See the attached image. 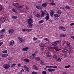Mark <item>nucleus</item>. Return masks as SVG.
I'll list each match as a JSON object with an SVG mask.
<instances>
[{
	"instance_id": "f257e3e1",
	"label": "nucleus",
	"mask_w": 74,
	"mask_h": 74,
	"mask_svg": "<svg viewBox=\"0 0 74 74\" xmlns=\"http://www.w3.org/2000/svg\"><path fill=\"white\" fill-rule=\"evenodd\" d=\"M3 66L4 69H8L10 68V65L8 64H5L3 65Z\"/></svg>"
},
{
	"instance_id": "f03ea898",
	"label": "nucleus",
	"mask_w": 74,
	"mask_h": 74,
	"mask_svg": "<svg viewBox=\"0 0 74 74\" xmlns=\"http://www.w3.org/2000/svg\"><path fill=\"white\" fill-rule=\"evenodd\" d=\"M28 23V24H30V23H33V20L31 18H29V19L27 21Z\"/></svg>"
},
{
	"instance_id": "7ed1b4c3",
	"label": "nucleus",
	"mask_w": 74,
	"mask_h": 74,
	"mask_svg": "<svg viewBox=\"0 0 74 74\" xmlns=\"http://www.w3.org/2000/svg\"><path fill=\"white\" fill-rule=\"evenodd\" d=\"M46 16L45 17V19L46 21H48V20H49V14L48 13H47L46 15Z\"/></svg>"
},
{
	"instance_id": "20e7f679",
	"label": "nucleus",
	"mask_w": 74,
	"mask_h": 74,
	"mask_svg": "<svg viewBox=\"0 0 74 74\" xmlns=\"http://www.w3.org/2000/svg\"><path fill=\"white\" fill-rule=\"evenodd\" d=\"M14 41H10V43L9 44V45L10 47H12L13 46L12 45H14Z\"/></svg>"
},
{
	"instance_id": "39448f33",
	"label": "nucleus",
	"mask_w": 74,
	"mask_h": 74,
	"mask_svg": "<svg viewBox=\"0 0 74 74\" xmlns=\"http://www.w3.org/2000/svg\"><path fill=\"white\" fill-rule=\"evenodd\" d=\"M24 67L25 68V69L26 70V71H29V68H28V67L26 65H24Z\"/></svg>"
},
{
	"instance_id": "423d86ee",
	"label": "nucleus",
	"mask_w": 74,
	"mask_h": 74,
	"mask_svg": "<svg viewBox=\"0 0 74 74\" xmlns=\"http://www.w3.org/2000/svg\"><path fill=\"white\" fill-rule=\"evenodd\" d=\"M55 13V12L53 10H51L50 12V15L51 16H53V14Z\"/></svg>"
},
{
	"instance_id": "0eeeda50",
	"label": "nucleus",
	"mask_w": 74,
	"mask_h": 74,
	"mask_svg": "<svg viewBox=\"0 0 74 74\" xmlns=\"http://www.w3.org/2000/svg\"><path fill=\"white\" fill-rule=\"evenodd\" d=\"M28 49L29 47H26L23 48L22 49V50L23 51H28Z\"/></svg>"
},
{
	"instance_id": "6e6552de",
	"label": "nucleus",
	"mask_w": 74,
	"mask_h": 74,
	"mask_svg": "<svg viewBox=\"0 0 74 74\" xmlns=\"http://www.w3.org/2000/svg\"><path fill=\"white\" fill-rule=\"evenodd\" d=\"M46 55L47 56V57H51L52 56H51V54L49 52H48L46 53Z\"/></svg>"
},
{
	"instance_id": "1a4fd4ad",
	"label": "nucleus",
	"mask_w": 74,
	"mask_h": 74,
	"mask_svg": "<svg viewBox=\"0 0 74 74\" xmlns=\"http://www.w3.org/2000/svg\"><path fill=\"white\" fill-rule=\"evenodd\" d=\"M60 36L62 37H67V35L64 34H61L60 35Z\"/></svg>"
},
{
	"instance_id": "9d476101",
	"label": "nucleus",
	"mask_w": 74,
	"mask_h": 74,
	"mask_svg": "<svg viewBox=\"0 0 74 74\" xmlns=\"http://www.w3.org/2000/svg\"><path fill=\"white\" fill-rule=\"evenodd\" d=\"M23 61H24V62H26L27 63V62H30L29 60L27 58L24 59Z\"/></svg>"
},
{
	"instance_id": "9b49d317",
	"label": "nucleus",
	"mask_w": 74,
	"mask_h": 74,
	"mask_svg": "<svg viewBox=\"0 0 74 74\" xmlns=\"http://www.w3.org/2000/svg\"><path fill=\"white\" fill-rule=\"evenodd\" d=\"M29 25L27 26L28 28H32V26H33V24L32 23L28 24Z\"/></svg>"
},
{
	"instance_id": "f8f14e48",
	"label": "nucleus",
	"mask_w": 74,
	"mask_h": 74,
	"mask_svg": "<svg viewBox=\"0 0 74 74\" xmlns=\"http://www.w3.org/2000/svg\"><path fill=\"white\" fill-rule=\"evenodd\" d=\"M14 32V31L13 29H10L9 31V32L10 34H12V33H13Z\"/></svg>"
},
{
	"instance_id": "ddd939ff",
	"label": "nucleus",
	"mask_w": 74,
	"mask_h": 74,
	"mask_svg": "<svg viewBox=\"0 0 74 74\" xmlns=\"http://www.w3.org/2000/svg\"><path fill=\"white\" fill-rule=\"evenodd\" d=\"M2 58H6L7 56H8V54H4L2 55Z\"/></svg>"
},
{
	"instance_id": "4468645a",
	"label": "nucleus",
	"mask_w": 74,
	"mask_h": 74,
	"mask_svg": "<svg viewBox=\"0 0 74 74\" xmlns=\"http://www.w3.org/2000/svg\"><path fill=\"white\" fill-rule=\"evenodd\" d=\"M23 6H19L18 8H17V10H22V9L23 8Z\"/></svg>"
},
{
	"instance_id": "2eb2a0df",
	"label": "nucleus",
	"mask_w": 74,
	"mask_h": 74,
	"mask_svg": "<svg viewBox=\"0 0 74 74\" xmlns=\"http://www.w3.org/2000/svg\"><path fill=\"white\" fill-rule=\"evenodd\" d=\"M54 49L55 50L57 51H60V50H61V49H59L57 47H55L54 48Z\"/></svg>"
},
{
	"instance_id": "dca6fc26",
	"label": "nucleus",
	"mask_w": 74,
	"mask_h": 74,
	"mask_svg": "<svg viewBox=\"0 0 74 74\" xmlns=\"http://www.w3.org/2000/svg\"><path fill=\"white\" fill-rule=\"evenodd\" d=\"M34 70H38V68L37 67V66L36 65H34Z\"/></svg>"
},
{
	"instance_id": "f3484780",
	"label": "nucleus",
	"mask_w": 74,
	"mask_h": 74,
	"mask_svg": "<svg viewBox=\"0 0 74 74\" xmlns=\"http://www.w3.org/2000/svg\"><path fill=\"white\" fill-rule=\"evenodd\" d=\"M58 28L59 30H63L64 29V27L62 26H60Z\"/></svg>"
},
{
	"instance_id": "a211bd4d",
	"label": "nucleus",
	"mask_w": 74,
	"mask_h": 74,
	"mask_svg": "<svg viewBox=\"0 0 74 74\" xmlns=\"http://www.w3.org/2000/svg\"><path fill=\"white\" fill-rule=\"evenodd\" d=\"M36 16L37 18H40L41 16V15L39 13H38L36 14Z\"/></svg>"
},
{
	"instance_id": "6ab92c4d",
	"label": "nucleus",
	"mask_w": 74,
	"mask_h": 74,
	"mask_svg": "<svg viewBox=\"0 0 74 74\" xmlns=\"http://www.w3.org/2000/svg\"><path fill=\"white\" fill-rule=\"evenodd\" d=\"M0 19L1 21H2V22H4V21H5V18L4 17H2Z\"/></svg>"
},
{
	"instance_id": "aec40b11",
	"label": "nucleus",
	"mask_w": 74,
	"mask_h": 74,
	"mask_svg": "<svg viewBox=\"0 0 74 74\" xmlns=\"http://www.w3.org/2000/svg\"><path fill=\"white\" fill-rule=\"evenodd\" d=\"M5 31V29L3 28L1 30L0 32L1 33H3V32H4Z\"/></svg>"
},
{
	"instance_id": "412c9836",
	"label": "nucleus",
	"mask_w": 74,
	"mask_h": 74,
	"mask_svg": "<svg viewBox=\"0 0 74 74\" xmlns=\"http://www.w3.org/2000/svg\"><path fill=\"white\" fill-rule=\"evenodd\" d=\"M47 5V4H46L45 3H42V6L44 8H45V7H46Z\"/></svg>"
},
{
	"instance_id": "4be33fe9",
	"label": "nucleus",
	"mask_w": 74,
	"mask_h": 74,
	"mask_svg": "<svg viewBox=\"0 0 74 74\" xmlns=\"http://www.w3.org/2000/svg\"><path fill=\"white\" fill-rule=\"evenodd\" d=\"M13 5L14 6H15V7H18L19 5L18 3H14L13 4Z\"/></svg>"
},
{
	"instance_id": "5701e85b",
	"label": "nucleus",
	"mask_w": 74,
	"mask_h": 74,
	"mask_svg": "<svg viewBox=\"0 0 74 74\" xmlns=\"http://www.w3.org/2000/svg\"><path fill=\"white\" fill-rule=\"evenodd\" d=\"M12 18L13 19H17L18 17L16 16H12Z\"/></svg>"
},
{
	"instance_id": "b1692460",
	"label": "nucleus",
	"mask_w": 74,
	"mask_h": 74,
	"mask_svg": "<svg viewBox=\"0 0 74 74\" xmlns=\"http://www.w3.org/2000/svg\"><path fill=\"white\" fill-rule=\"evenodd\" d=\"M67 51H68L66 49H64L62 50V52L63 53H64V52H66Z\"/></svg>"
},
{
	"instance_id": "393cba45",
	"label": "nucleus",
	"mask_w": 74,
	"mask_h": 74,
	"mask_svg": "<svg viewBox=\"0 0 74 74\" xmlns=\"http://www.w3.org/2000/svg\"><path fill=\"white\" fill-rule=\"evenodd\" d=\"M33 56V58H34V59L35 58H36V55L35 54H32V56Z\"/></svg>"
},
{
	"instance_id": "a878e982",
	"label": "nucleus",
	"mask_w": 74,
	"mask_h": 74,
	"mask_svg": "<svg viewBox=\"0 0 74 74\" xmlns=\"http://www.w3.org/2000/svg\"><path fill=\"white\" fill-rule=\"evenodd\" d=\"M57 12L59 15V14H62V11L60 10H58L57 11Z\"/></svg>"
},
{
	"instance_id": "bb28decb",
	"label": "nucleus",
	"mask_w": 74,
	"mask_h": 74,
	"mask_svg": "<svg viewBox=\"0 0 74 74\" xmlns=\"http://www.w3.org/2000/svg\"><path fill=\"white\" fill-rule=\"evenodd\" d=\"M54 16H55V17L58 18L60 16V14H54Z\"/></svg>"
},
{
	"instance_id": "cd10ccee",
	"label": "nucleus",
	"mask_w": 74,
	"mask_h": 74,
	"mask_svg": "<svg viewBox=\"0 0 74 74\" xmlns=\"http://www.w3.org/2000/svg\"><path fill=\"white\" fill-rule=\"evenodd\" d=\"M40 60V58L39 57H37L36 59V60L38 61Z\"/></svg>"
},
{
	"instance_id": "c85d7f7f",
	"label": "nucleus",
	"mask_w": 74,
	"mask_h": 74,
	"mask_svg": "<svg viewBox=\"0 0 74 74\" xmlns=\"http://www.w3.org/2000/svg\"><path fill=\"white\" fill-rule=\"evenodd\" d=\"M42 13L41 16V17H44V12L42 10L41 11Z\"/></svg>"
},
{
	"instance_id": "c756f323",
	"label": "nucleus",
	"mask_w": 74,
	"mask_h": 74,
	"mask_svg": "<svg viewBox=\"0 0 74 74\" xmlns=\"http://www.w3.org/2000/svg\"><path fill=\"white\" fill-rule=\"evenodd\" d=\"M53 45H54V46H56L57 45V43L56 42H54L52 43Z\"/></svg>"
},
{
	"instance_id": "7c9ffc66",
	"label": "nucleus",
	"mask_w": 74,
	"mask_h": 74,
	"mask_svg": "<svg viewBox=\"0 0 74 74\" xmlns=\"http://www.w3.org/2000/svg\"><path fill=\"white\" fill-rule=\"evenodd\" d=\"M56 60L57 61V62H60L61 61V59L60 58H57L56 59Z\"/></svg>"
},
{
	"instance_id": "2f4dec72",
	"label": "nucleus",
	"mask_w": 74,
	"mask_h": 74,
	"mask_svg": "<svg viewBox=\"0 0 74 74\" xmlns=\"http://www.w3.org/2000/svg\"><path fill=\"white\" fill-rule=\"evenodd\" d=\"M32 29H26V31L27 32H31V31H32Z\"/></svg>"
},
{
	"instance_id": "473e14b6",
	"label": "nucleus",
	"mask_w": 74,
	"mask_h": 74,
	"mask_svg": "<svg viewBox=\"0 0 74 74\" xmlns=\"http://www.w3.org/2000/svg\"><path fill=\"white\" fill-rule=\"evenodd\" d=\"M69 67H70V65H69L65 66V68L66 69H68V68H69Z\"/></svg>"
},
{
	"instance_id": "72a5a7b5",
	"label": "nucleus",
	"mask_w": 74,
	"mask_h": 74,
	"mask_svg": "<svg viewBox=\"0 0 74 74\" xmlns=\"http://www.w3.org/2000/svg\"><path fill=\"white\" fill-rule=\"evenodd\" d=\"M40 63L41 64H44V61H43L42 60H40Z\"/></svg>"
},
{
	"instance_id": "f704fd0d",
	"label": "nucleus",
	"mask_w": 74,
	"mask_h": 74,
	"mask_svg": "<svg viewBox=\"0 0 74 74\" xmlns=\"http://www.w3.org/2000/svg\"><path fill=\"white\" fill-rule=\"evenodd\" d=\"M47 71L50 73H51L52 72V69H49L47 70Z\"/></svg>"
},
{
	"instance_id": "c9c22d12",
	"label": "nucleus",
	"mask_w": 74,
	"mask_h": 74,
	"mask_svg": "<svg viewBox=\"0 0 74 74\" xmlns=\"http://www.w3.org/2000/svg\"><path fill=\"white\" fill-rule=\"evenodd\" d=\"M44 22V20H41L39 21V23H43Z\"/></svg>"
},
{
	"instance_id": "e433bc0d",
	"label": "nucleus",
	"mask_w": 74,
	"mask_h": 74,
	"mask_svg": "<svg viewBox=\"0 0 74 74\" xmlns=\"http://www.w3.org/2000/svg\"><path fill=\"white\" fill-rule=\"evenodd\" d=\"M42 6H39L38 10H42Z\"/></svg>"
},
{
	"instance_id": "4c0bfd02",
	"label": "nucleus",
	"mask_w": 74,
	"mask_h": 74,
	"mask_svg": "<svg viewBox=\"0 0 74 74\" xmlns=\"http://www.w3.org/2000/svg\"><path fill=\"white\" fill-rule=\"evenodd\" d=\"M16 64L14 63L11 66V67L12 68V67H13L14 66H16Z\"/></svg>"
},
{
	"instance_id": "58836bf2",
	"label": "nucleus",
	"mask_w": 74,
	"mask_h": 74,
	"mask_svg": "<svg viewBox=\"0 0 74 74\" xmlns=\"http://www.w3.org/2000/svg\"><path fill=\"white\" fill-rule=\"evenodd\" d=\"M70 46V43H68L67 44V45H66V47H69V46Z\"/></svg>"
},
{
	"instance_id": "ea45409f",
	"label": "nucleus",
	"mask_w": 74,
	"mask_h": 74,
	"mask_svg": "<svg viewBox=\"0 0 74 74\" xmlns=\"http://www.w3.org/2000/svg\"><path fill=\"white\" fill-rule=\"evenodd\" d=\"M47 13V11L46 10H45L43 12V16H44V15L45 14Z\"/></svg>"
},
{
	"instance_id": "a19ab883",
	"label": "nucleus",
	"mask_w": 74,
	"mask_h": 74,
	"mask_svg": "<svg viewBox=\"0 0 74 74\" xmlns=\"http://www.w3.org/2000/svg\"><path fill=\"white\" fill-rule=\"evenodd\" d=\"M7 50H5V51H2V52L3 53H7Z\"/></svg>"
},
{
	"instance_id": "79ce46f5",
	"label": "nucleus",
	"mask_w": 74,
	"mask_h": 74,
	"mask_svg": "<svg viewBox=\"0 0 74 74\" xmlns=\"http://www.w3.org/2000/svg\"><path fill=\"white\" fill-rule=\"evenodd\" d=\"M65 8H66L67 9H70V7L69 6H67L65 7Z\"/></svg>"
},
{
	"instance_id": "37998d69",
	"label": "nucleus",
	"mask_w": 74,
	"mask_h": 74,
	"mask_svg": "<svg viewBox=\"0 0 74 74\" xmlns=\"http://www.w3.org/2000/svg\"><path fill=\"white\" fill-rule=\"evenodd\" d=\"M32 74H37V72L34 71H33L32 73Z\"/></svg>"
},
{
	"instance_id": "c03bdc74",
	"label": "nucleus",
	"mask_w": 74,
	"mask_h": 74,
	"mask_svg": "<svg viewBox=\"0 0 74 74\" xmlns=\"http://www.w3.org/2000/svg\"><path fill=\"white\" fill-rule=\"evenodd\" d=\"M50 4L51 5H55V3H54L53 2H51L50 3Z\"/></svg>"
},
{
	"instance_id": "a18cd8bd",
	"label": "nucleus",
	"mask_w": 74,
	"mask_h": 74,
	"mask_svg": "<svg viewBox=\"0 0 74 74\" xmlns=\"http://www.w3.org/2000/svg\"><path fill=\"white\" fill-rule=\"evenodd\" d=\"M33 40H34V41H36V40H37V38L34 37L33 38Z\"/></svg>"
},
{
	"instance_id": "49530a36",
	"label": "nucleus",
	"mask_w": 74,
	"mask_h": 74,
	"mask_svg": "<svg viewBox=\"0 0 74 74\" xmlns=\"http://www.w3.org/2000/svg\"><path fill=\"white\" fill-rule=\"evenodd\" d=\"M53 58H54V59H56V58H57V56H53Z\"/></svg>"
},
{
	"instance_id": "de8ad7c7",
	"label": "nucleus",
	"mask_w": 74,
	"mask_h": 74,
	"mask_svg": "<svg viewBox=\"0 0 74 74\" xmlns=\"http://www.w3.org/2000/svg\"><path fill=\"white\" fill-rule=\"evenodd\" d=\"M29 58L30 59H34V58H33V56H30L29 57Z\"/></svg>"
},
{
	"instance_id": "09e8293b",
	"label": "nucleus",
	"mask_w": 74,
	"mask_h": 74,
	"mask_svg": "<svg viewBox=\"0 0 74 74\" xmlns=\"http://www.w3.org/2000/svg\"><path fill=\"white\" fill-rule=\"evenodd\" d=\"M48 22H49V23H52V20H50L48 21Z\"/></svg>"
},
{
	"instance_id": "8fccbe9b",
	"label": "nucleus",
	"mask_w": 74,
	"mask_h": 74,
	"mask_svg": "<svg viewBox=\"0 0 74 74\" xmlns=\"http://www.w3.org/2000/svg\"><path fill=\"white\" fill-rule=\"evenodd\" d=\"M50 1L51 3H53L54 2V0H50Z\"/></svg>"
},
{
	"instance_id": "3c124183",
	"label": "nucleus",
	"mask_w": 74,
	"mask_h": 74,
	"mask_svg": "<svg viewBox=\"0 0 74 74\" xmlns=\"http://www.w3.org/2000/svg\"><path fill=\"white\" fill-rule=\"evenodd\" d=\"M2 6H0V11H2Z\"/></svg>"
},
{
	"instance_id": "603ef678",
	"label": "nucleus",
	"mask_w": 74,
	"mask_h": 74,
	"mask_svg": "<svg viewBox=\"0 0 74 74\" xmlns=\"http://www.w3.org/2000/svg\"><path fill=\"white\" fill-rule=\"evenodd\" d=\"M70 26H73V25H74V23H71V24H70Z\"/></svg>"
},
{
	"instance_id": "864d4df0",
	"label": "nucleus",
	"mask_w": 74,
	"mask_h": 74,
	"mask_svg": "<svg viewBox=\"0 0 74 74\" xmlns=\"http://www.w3.org/2000/svg\"><path fill=\"white\" fill-rule=\"evenodd\" d=\"M45 40L46 41H49V40L47 38H45Z\"/></svg>"
},
{
	"instance_id": "5fc2aeb1",
	"label": "nucleus",
	"mask_w": 74,
	"mask_h": 74,
	"mask_svg": "<svg viewBox=\"0 0 74 74\" xmlns=\"http://www.w3.org/2000/svg\"><path fill=\"white\" fill-rule=\"evenodd\" d=\"M41 46L42 47H44V44H42L41 45Z\"/></svg>"
},
{
	"instance_id": "6e6d98bb",
	"label": "nucleus",
	"mask_w": 74,
	"mask_h": 74,
	"mask_svg": "<svg viewBox=\"0 0 74 74\" xmlns=\"http://www.w3.org/2000/svg\"><path fill=\"white\" fill-rule=\"evenodd\" d=\"M12 11L14 12H16V11H15V10L14 8L12 9Z\"/></svg>"
},
{
	"instance_id": "4d7b16f0",
	"label": "nucleus",
	"mask_w": 74,
	"mask_h": 74,
	"mask_svg": "<svg viewBox=\"0 0 74 74\" xmlns=\"http://www.w3.org/2000/svg\"><path fill=\"white\" fill-rule=\"evenodd\" d=\"M3 44V42H0V46H1V45L2 44Z\"/></svg>"
},
{
	"instance_id": "13d9d810",
	"label": "nucleus",
	"mask_w": 74,
	"mask_h": 74,
	"mask_svg": "<svg viewBox=\"0 0 74 74\" xmlns=\"http://www.w3.org/2000/svg\"><path fill=\"white\" fill-rule=\"evenodd\" d=\"M53 68H57L58 67V66H52Z\"/></svg>"
},
{
	"instance_id": "bf43d9fd",
	"label": "nucleus",
	"mask_w": 74,
	"mask_h": 74,
	"mask_svg": "<svg viewBox=\"0 0 74 74\" xmlns=\"http://www.w3.org/2000/svg\"><path fill=\"white\" fill-rule=\"evenodd\" d=\"M20 41H21V42H22L23 41V39H21V40H20Z\"/></svg>"
},
{
	"instance_id": "052dcab7",
	"label": "nucleus",
	"mask_w": 74,
	"mask_h": 74,
	"mask_svg": "<svg viewBox=\"0 0 74 74\" xmlns=\"http://www.w3.org/2000/svg\"><path fill=\"white\" fill-rule=\"evenodd\" d=\"M60 42V41H56V43H58V44H59V42Z\"/></svg>"
},
{
	"instance_id": "680f3d73",
	"label": "nucleus",
	"mask_w": 74,
	"mask_h": 74,
	"mask_svg": "<svg viewBox=\"0 0 74 74\" xmlns=\"http://www.w3.org/2000/svg\"><path fill=\"white\" fill-rule=\"evenodd\" d=\"M52 72L53 71H55V69H51Z\"/></svg>"
},
{
	"instance_id": "e2e57ef3",
	"label": "nucleus",
	"mask_w": 74,
	"mask_h": 74,
	"mask_svg": "<svg viewBox=\"0 0 74 74\" xmlns=\"http://www.w3.org/2000/svg\"><path fill=\"white\" fill-rule=\"evenodd\" d=\"M71 37L72 38H73V39H74V36H71Z\"/></svg>"
},
{
	"instance_id": "0e129e2a",
	"label": "nucleus",
	"mask_w": 74,
	"mask_h": 74,
	"mask_svg": "<svg viewBox=\"0 0 74 74\" xmlns=\"http://www.w3.org/2000/svg\"><path fill=\"white\" fill-rule=\"evenodd\" d=\"M23 71H24V70L23 69H22L21 71V73H22Z\"/></svg>"
},
{
	"instance_id": "69168bd1",
	"label": "nucleus",
	"mask_w": 74,
	"mask_h": 74,
	"mask_svg": "<svg viewBox=\"0 0 74 74\" xmlns=\"http://www.w3.org/2000/svg\"><path fill=\"white\" fill-rule=\"evenodd\" d=\"M36 11H34V12H33V13H34V15H35V14H36Z\"/></svg>"
},
{
	"instance_id": "338daca9",
	"label": "nucleus",
	"mask_w": 74,
	"mask_h": 74,
	"mask_svg": "<svg viewBox=\"0 0 74 74\" xmlns=\"http://www.w3.org/2000/svg\"><path fill=\"white\" fill-rule=\"evenodd\" d=\"M21 66V64H18V67H20Z\"/></svg>"
},
{
	"instance_id": "774afa93",
	"label": "nucleus",
	"mask_w": 74,
	"mask_h": 74,
	"mask_svg": "<svg viewBox=\"0 0 74 74\" xmlns=\"http://www.w3.org/2000/svg\"><path fill=\"white\" fill-rule=\"evenodd\" d=\"M62 74H67L66 72H63L62 73Z\"/></svg>"
}]
</instances>
